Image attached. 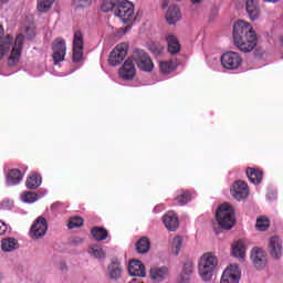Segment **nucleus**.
Returning <instances> with one entry per match:
<instances>
[{"label": "nucleus", "instance_id": "obj_1", "mask_svg": "<svg viewBox=\"0 0 283 283\" xmlns=\"http://www.w3.org/2000/svg\"><path fill=\"white\" fill-rule=\"evenodd\" d=\"M232 36L234 45L241 52H253L258 45V33H255L253 27L244 20H238L234 23Z\"/></svg>", "mask_w": 283, "mask_h": 283}, {"label": "nucleus", "instance_id": "obj_2", "mask_svg": "<svg viewBox=\"0 0 283 283\" xmlns=\"http://www.w3.org/2000/svg\"><path fill=\"white\" fill-rule=\"evenodd\" d=\"M218 266V259L212 253H205L199 259L198 271L202 282H211Z\"/></svg>", "mask_w": 283, "mask_h": 283}, {"label": "nucleus", "instance_id": "obj_3", "mask_svg": "<svg viewBox=\"0 0 283 283\" xmlns=\"http://www.w3.org/2000/svg\"><path fill=\"white\" fill-rule=\"evenodd\" d=\"M217 222L221 229H233L235 227V211L230 203L219 206L216 212Z\"/></svg>", "mask_w": 283, "mask_h": 283}, {"label": "nucleus", "instance_id": "obj_4", "mask_svg": "<svg viewBox=\"0 0 283 283\" xmlns=\"http://www.w3.org/2000/svg\"><path fill=\"white\" fill-rule=\"evenodd\" d=\"M130 60L134 61L137 67L143 72H151L154 70L151 57H149V54L143 49H135Z\"/></svg>", "mask_w": 283, "mask_h": 283}, {"label": "nucleus", "instance_id": "obj_5", "mask_svg": "<svg viewBox=\"0 0 283 283\" xmlns=\"http://www.w3.org/2000/svg\"><path fill=\"white\" fill-rule=\"evenodd\" d=\"M134 3L127 0H119L115 8V17H118L123 23H129L134 19Z\"/></svg>", "mask_w": 283, "mask_h": 283}, {"label": "nucleus", "instance_id": "obj_6", "mask_svg": "<svg viewBox=\"0 0 283 283\" xmlns=\"http://www.w3.org/2000/svg\"><path fill=\"white\" fill-rule=\"evenodd\" d=\"M53 61L54 65L65 61V54H67V44L63 38H57L52 42Z\"/></svg>", "mask_w": 283, "mask_h": 283}, {"label": "nucleus", "instance_id": "obj_7", "mask_svg": "<svg viewBox=\"0 0 283 283\" xmlns=\"http://www.w3.org/2000/svg\"><path fill=\"white\" fill-rule=\"evenodd\" d=\"M221 64L226 70H238L242 65V56L233 51L226 52L221 55Z\"/></svg>", "mask_w": 283, "mask_h": 283}, {"label": "nucleus", "instance_id": "obj_8", "mask_svg": "<svg viewBox=\"0 0 283 283\" xmlns=\"http://www.w3.org/2000/svg\"><path fill=\"white\" fill-rule=\"evenodd\" d=\"M250 260L255 269L259 270L266 269V264H269V256L262 248H253L251 250Z\"/></svg>", "mask_w": 283, "mask_h": 283}, {"label": "nucleus", "instance_id": "obj_9", "mask_svg": "<svg viewBox=\"0 0 283 283\" xmlns=\"http://www.w3.org/2000/svg\"><path fill=\"white\" fill-rule=\"evenodd\" d=\"M125 56H127V44L120 43L111 52L108 62L113 67H116V65H120L125 61Z\"/></svg>", "mask_w": 283, "mask_h": 283}, {"label": "nucleus", "instance_id": "obj_10", "mask_svg": "<svg viewBox=\"0 0 283 283\" xmlns=\"http://www.w3.org/2000/svg\"><path fill=\"white\" fill-rule=\"evenodd\" d=\"M45 233H48V220L43 217H39L31 227L30 237L32 240H39V238H43Z\"/></svg>", "mask_w": 283, "mask_h": 283}, {"label": "nucleus", "instance_id": "obj_11", "mask_svg": "<svg viewBox=\"0 0 283 283\" xmlns=\"http://www.w3.org/2000/svg\"><path fill=\"white\" fill-rule=\"evenodd\" d=\"M268 251L273 260H280L283 255V242L280 237L274 235L269 239Z\"/></svg>", "mask_w": 283, "mask_h": 283}, {"label": "nucleus", "instance_id": "obj_12", "mask_svg": "<svg viewBox=\"0 0 283 283\" xmlns=\"http://www.w3.org/2000/svg\"><path fill=\"white\" fill-rule=\"evenodd\" d=\"M220 283H240V266L229 265L222 273Z\"/></svg>", "mask_w": 283, "mask_h": 283}, {"label": "nucleus", "instance_id": "obj_13", "mask_svg": "<svg viewBox=\"0 0 283 283\" xmlns=\"http://www.w3.org/2000/svg\"><path fill=\"white\" fill-rule=\"evenodd\" d=\"M83 60V33L75 31L73 36V61L78 63Z\"/></svg>", "mask_w": 283, "mask_h": 283}, {"label": "nucleus", "instance_id": "obj_14", "mask_svg": "<svg viewBox=\"0 0 283 283\" xmlns=\"http://www.w3.org/2000/svg\"><path fill=\"white\" fill-rule=\"evenodd\" d=\"M230 193L235 200H244L249 198V186L244 181H235L230 188Z\"/></svg>", "mask_w": 283, "mask_h": 283}, {"label": "nucleus", "instance_id": "obj_15", "mask_svg": "<svg viewBox=\"0 0 283 283\" xmlns=\"http://www.w3.org/2000/svg\"><path fill=\"white\" fill-rule=\"evenodd\" d=\"M150 280L155 283L167 282L169 279V268L167 266H153L149 271Z\"/></svg>", "mask_w": 283, "mask_h": 283}, {"label": "nucleus", "instance_id": "obj_16", "mask_svg": "<svg viewBox=\"0 0 283 283\" xmlns=\"http://www.w3.org/2000/svg\"><path fill=\"white\" fill-rule=\"evenodd\" d=\"M119 78L123 81H132L136 76V66L134 65V60L127 59L123 66L118 71Z\"/></svg>", "mask_w": 283, "mask_h": 283}, {"label": "nucleus", "instance_id": "obj_17", "mask_svg": "<svg viewBox=\"0 0 283 283\" xmlns=\"http://www.w3.org/2000/svg\"><path fill=\"white\" fill-rule=\"evenodd\" d=\"M23 50V35L15 38V43L12 48L11 55L9 57V65H17L19 59H21V51Z\"/></svg>", "mask_w": 283, "mask_h": 283}, {"label": "nucleus", "instance_id": "obj_18", "mask_svg": "<svg viewBox=\"0 0 283 283\" xmlns=\"http://www.w3.org/2000/svg\"><path fill=\"white\" fill-rule=\"evenodd\" d=\"M231 255L239 260V262H244L247 258V243L242 240L233 242L231 245Z\"/></svg>", "mask_w": 283, "mask_h": 283}, {"label": "nucleus", "instance_id": "obj_19", "mask_svg": "<svg viewBox=\"0 0 283 283\" xmlns=\"http://www.w3.org/2000/svg\"><path fill=\"white\" fill-rule=\"evenodd\" d=\"M128 275L132 277H145L147 272L145 271V265L139 260H132L128 263Z\"/></svg>", "mask_w": 283, "mask_h": 283}, {"label": "nucleus", "instance_id": "obj_20", "mask_svg": "<svg viewBox=\"0 0 283 283\" xmlns=\"http://www.w3.org/2000/svg\"><path fill=\"white\" fill-rule=\"evenodd\" d=\"M107 275L113 282H118L123 277V265L118 261H113L107 266Z\"/></svg>", "mask_w": 283, "mask_h": 283}, {"label": "nucleus", "instance_id": "obj_21", "mask_svg": "<svg viewBox=\"0 0 283 283\" xmlns=\"http://www.w3.org/2000/svg\"><path fill=\"white\" fill-rule=\"evenodd\" d=\"M245 10L251 21L260 19V0H247Z\"/></svg>", "mask_w": 283, "mask_h": 283}, {"label": "nucleus", "instance_id": "obj_22", "mask_svg": "<svg viewBox=\"0 0 283 283\" xmlns=\"http://www.w3.org/2000/svg\"><path fill=\"white\" fill-rule=\"evenodd\" d=\"M181 17L180 9L177 6H170L166 12V21L169 25H176Z\"/></svg>", "mask_w": 283, "mask_h": 283}, {"label": "nucleus", "instance_id": "obj_23", "mask_svg": "<svg viewBox=\"0 0 283 283\" xmlns=\"http://www.w3.org/2000/svg\"><path fill=\"white\" fill-rule=\"evenodd\" d=\"M164 224L168 231H176L179 227L178 216L174 211L167 212L164 216Z\"/></svg>", "mask_w": 283, "mask_h": 283}, {"label": "nucleus", "instance_id": "obj_24", "mask_svg": "<svg viewBox=\"0 0 283 283\" xmlns=\"http://www.w3.org/2000/svg\"><path fill=\"white\" fill-rule=\"evenodd\" d=\"M23 180V174L19 169H11L7 175V185L9 187H14V185H19Z\"/></svg>", "mask_w": 283, "mask_h": 283}, {"label": "nucleus", "instance_id": "obj_25", "mask_svg": "<svg viewBox=\"0 0 283 283\" xmlns=\"http://www.w3.org/2000/svg\"><path fill=\"white\" fill-rule=\"evenodd\" d=\"M166 41L168 43L169 54H178V52H180V42H178V38H176V35L168 33Z\"/></svg>", "mask_w": 283, "mask_h": 283}, {"label": "nucleus", "instance_id": "obj_26", "mask_svg": "<svg viewBox=\"0 0 283 283\" xmlns=\"http://www.w3.org/2000/svg\"><path fill=\"white\" fill-rule=\"evenodd\" d=\"M1 249L6 253H10L12 251H17L19 249V241L14 238H7L1 241Z\"/></svg>", "mask_w": 283, "mask_h": 283}, {"label": "nucleus", "instance_id": "obj_27", "mask_svg": "<svg viewBox=\"0 0 283 283\" xmlns=\"http://www.w3.org/2000/svg\"><path fill=\"white\" fill-rule=\"evenodd\" d=\"M135 249L137 253H149V249H151V242H149L148 238L143 237L136 242Z\"/></svg>", "mask_w": 283, "mask_h": 283}, {"label": "nucleus", "instance_id": "obj_28", "mask_svg": "<svg viewBox=\"0 0 283 283\" xmlns=\"http://www.w3.org/2000/svg\"><path fill=\"white\" fill-rule=\"evenodd\" d=\"M247 176L253 185H260L262 182L263 174L261 170H258L255 168H248L247 169Z\"/></svg>", "mask_w": 283, "mask_h": 283}, {"label": "nucleus", "instance_id": "obj_29", "mask_svg": "<svg viewBox=\"0 0 283 283\" xmlns=\"http://www.w3.org/2000/svg\"><path fill=\"white\" fill-rule=\"evenodd\" d=\"M42 179L39 174L33 172L27 178L28 189H39L41 187Z\"/></svg>", "mask_w": 283, "mask_h": 283}, {"label": "nucleus", "instance_id": "obj_30", "mask_svg": "<svg viewBox=\"0 0 283 283\" xmlns=\"http://www.w3.org/2000/svg\"><path fill=\"white\" fill-rule=\"evenodd\" d=\"M88 253L92 255V258H95L96 260H105V250H103V247L101 245H91L88 248Z\"/></svg>", "mask_w": 283, "mask_h": 283}, {"label": "nucleus", "instance_id": "obj_31", "mask_svg": "<svg viewBox=\"0 0 283 283\" xmlns=\"http://www.w3.org/2000/svg\"><path fill=\"white\" fill-rule=\"evenodd\" d=\"M176 71V62L174 61H164L159 62V72L161 74H171Z\"/></svg>", "mask_w": 283, "mask_h": 283}, {"label": "nucleus", "instance_id": "obj_32", "mask_svg": "<svg viewBox=\"0 0 283 283\" xmlns=\"http://www.w3.org/2000/svg\"><path fill=\"white\" fill-rule=\"evenodd\" d=\"M55 0H38V12L45 13L52 10V6H54Z\"/></svg>", "mask_w": 283, "mask_h": 283}, {"label": "nucleus", "instance_id": "obj_33", "mask_svg": "<svg viewBox=\"0 0 283 283\" xmlns=\"http://www.w3.org/2000/svg\"><path fill=\"white\" fill-rule=\"evenodd\" d=\"M255 227L258 231H268L271 227V220H269V217L261 216L256 219Z\"/></svg>", "mask_w": 283, "mask_h": 283}, {"label": "nucleus", "instance_id": "obj_34", "mask_svg": "<svg viewBox=\"0 0 283 283\" xmlns=\"http://www.w3.org/2000/svg\"><path fill=\"white\" fill-rule=\"evenodd\" d=\"M10 45H12V36L8 35L6 40L0 42V61L10 52Z\"/></svg>", "mask_w": 283, "mask_h": 283}, {"label": "nucleus", "instance_id": "obj_35", "mask_svg": "<svg viewBox=\"0 0 283 283\" xmlns=\"http://www.w3.org/2000/svg\"><path fill=\"white\" fill-rule=\"evenodd\" d=\"M91 233H92L93 238H95V240H97V241L107 240L108 233L105 230V228H93L91 230Z\"/></svg>", "mask_w": 283, "mask_h": 283}, {"label": "nucleus", "instance_id": "obj_36", "mask_svg": "<svg viewBox=\"0 0 283 283\" xmlns=\"http://www.w3.org/2000/svg\"><path fill=\"white\" fill-rule=\"evenodd\" d=\"M175 201L177 205H187V202L191 201V193H189V191L181 190L178 192Z\"/></svg>", "mask_w": 283, "mask_h": 283}, {"label": "nucleus", "instance_id": "obj_37", "mask_svg": "<svg viewBox=\"0 0 283 283\" xmlns=\"http://www.w3.org/2000/svg\"><path fill=\"white\" fill-rule=\"evenodd\" d=\"M180 251H182V237L176 235L172 239V253L179 255Z\"/></svg>", "mask_w": 283, "mask_h": 283}, {"label": "nucleus", "instance_id": "obj_38", "mask_svg": "<svg viewBox=\"0 0 283 283\" xmlns=\"http://www.w3.org/2000/svg\"><path fill=\"white\" fill-rule=\"evenodd\" d=\"M119 2L120 0H104L102 3V11L112 12V10H114Z\"/></svg>", "mask_w": 283, "mask_h": 283}, {"label": "nucleus", "instance_id": "obj_39", "mask_svg": "<svg viewBox=\"0 0 283 283\" xmlns=\"http://www.w3.org/2000/svg\"><path fill=\"white\" fill-rule=\"evenodd\" d=\"M21 200L22 202H28V203H32V202H36V200H39L36 193L31 192V191H25L21 195Z\"/></svg>", "mask_w": 283, "mask_h": 283}, {"label": "nucleus", "instance_id": "obj_40", "mask_svg": "<svg viewBox=\"0 0 283 283\" xmlns=\"http://www.w3.org/2000/svg\"><path fill=\"white\" fill-rule=\"evenodd\" d=\"M69 229H78V227H83V218L72 217L67 223Z\"/></svg>", "mask_w": 283, "mask_h": 283}, {"label": "nucleus", "instance_id": "obj_41", "mask_svg": "<svg viewBox=\"0 0 283 283\" xmlns=\"http://www.w3.org/2000/svg\"><path fill=\"white\" fill-rule=\"evenodd\" d=\"M95 0H73L74 8H88Z\"/></svg>", "mask_w": 283, "mask_h": 283}, {"label": "nucleus", "instance_id": "obj_42", "mask_svg": "<svg viewBox=\"0 0 283 283\" xmlns=\"http://www.w3.org/2000/svg\"><path fill=\"white\" fill-rule=\"evenodd\" d=\"M13 208H14V201L12 200L7 199L0 203V209H2L3 211H10Z\"/></svg>", "mask_w": 283, "mask_h": 283}, {"label": "nucleus", "instance_id": "obj_43", "mask_svg": "<svg viewBox=\"0 0 283 283\" xmlns=\"http://www.w3.org/2000/svg\"><path fill=\"white\" fill-rule=\"evenodd\" d=\"M184 273L185 275H191L193 273V262L188 261L184 264Z\"/></svg>", "mask_w": 283, "mask_h": 283}, {"label": "nucleus", "instance_id": "obj_44", "mask_svg": "<svg viewBox=\"0 0 283 283\" xmlns=\"http://www.w3.org/2000/svg\"><path fill=\"white\" fill-rule=\"evenodd\" d=\"M7 231H8V224L0 221V235H6Z\"/></svg>", "mask_w": 283, "mask_h": 283}, {"label": "nucleus", "instance_id": "obj_45", "mask_svg": "<svg viewBox=\"0 0 283 283\" xmlns=\"http://www.w3.org/2000/svg\"><path fill=\"white\" fill-rule=\"evenodd\" d=\"M72 244H74L75 247H78V244H83V240L81 239V237H75L72 240Z\"/></svg>", "mask_w": 283, "mask_h": 283}, {"label": "nucleus", "instance_id": "obj_46", "mask_svg": "<svg viewBox=\"0 0 283 283\" xmlns=\"http://www.w3.org/2000/svg\"><path fill=\"white\" fill-rule=\"evenodd\" d=\"M169 6V0H163L161 8L165 10Z\"/></svg>", "mask_w": 283, "mask_h": 283}, {"label": "nucleus", "instance_id": "obj_47", "mask_svg": "<svg viewBox=\"0 0 283 283\" xmlns=\"http://www.w3.org/2000/svg\"><path fill=\"white\" fill-rule=\"evenodd\" d=\"M4 30H3V27L0 24V39H1V36H3V34H4Z\"/></svg>", "mask_w": 283, "mask_h": 283}, {"label": "nucleus", "instance_id": "obj_48", "mask_svg": "<svg viewBox=\"0 0 283 283\" xmlns=\"http://www.w3.org/2000/svg\"><path fill=\"white\" fill-rule=\"evenodd\" d=\"M179 283H189V279H181Z\"/></svg>", "mask_w": 283, "mask_h": 283}, {"label": "nucleus", "instance_id": "obj_49", "mask_svg": "<svg viewBox=\"0 0 283 283\" xmlns=\"http://www.w3.org/2000/svg\"><path fill=\"white\" fill-rule=\"evenodd\" d=\"M264 1H268L269 3H277V1L280 0H264Z\"/></svg>", "mask_w": 283, "mask_h": 283}, {"label": "nucleus", "instance_id": "obj_50", "mask_svg": "<svg viewBox=\"0 0 283 283\" xmlns=\"http://www.w3.org/2000/svg\"><path fill=\"white\" fill-rule=\"evenodd\" d=\"M192 1V3H200V1H202V0H191Z\"/></svg>", "mask_w": 283, "mask_h": 283}, {"label": "nucleus", "instance_id": "obj_51", "mask_svg": "<svg viewBox=\"0 0 283 283\" xmlns=\"http://www.w3.org/2000/svg\"><path fill=\"white\" fill-rule=\"evenodd\" d=\"M2 3H8L10 0H1Z\"/></svg>", "mask_w": 283, "mask_h": 283}, {"label": "nucleus", "instance_id": "obj_52", "mask_svg": "<svg viewBox=\"0 0 283 283\" xmlns=\"http://www.w3.org/2000/svg\"><path fill=\"white\" fill-rule=\"evenodd\" d=\"M127 30H132V27H127V28H126V31H127Z\"/></svg>", "mask_w": 283, "mask_h": 283}, {"label": "nucleus", "instance_id": "obj_53", "mask_svg": "<svg viewBox=\"0 0 283 283\" xmlns=\"http://www.w3.org/2000/svg\"><path fill=\"white\" fill-rule=\"evenodd\" d=\"M157 54H160V50H157Z\"/></svg>", "mask_w": 283, "mask_h": 283}]
</instances>
